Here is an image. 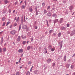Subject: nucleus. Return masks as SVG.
I'll list each match as a JSON object with an SVG mask.
<instances>
[{
	"instance_id": "nucleus-1",
	"label": "nucleus",
	"mask_w": 75,
	"mask_h": 75,
	"mask_svg": "<svg viewBox=\"0 0 75 75\" xmlns=\"http://www.w3.org/2000/svg\"><path fill=\"white\" fill-rule=\"evenodd\" d=\"M16 31L15 30H13L10 32L11 34L12 35H14V34H16Z\"/></svg>"
},
{
	"instance_id": "nucleus-2",
	"label": "nucleus",
	"mask_w": 75,
	"mask_h": 75,
	"mask_svg": "<svg viewBox=\"0 0 75 75\" xmlns=\"http://www.w3.org/2000/svg\"><path fill=\"white\" fill-rule=\"evenodd\" d=\"M62 41L60 42L59 43V45L60 46V50H61V48H62Z\"/></svg>"
},
{
	"instance_id": "nucleus-3",
	"label": "nucleus",
	"mask_w": 75,
	"mask_h": 75,
	"mask_svg": "<svg viewBox=\"0 0 75 75\" xmlns=\"http://www.w3.org/2000/svg\"><path fill=\"white\" fill-rule=\"evenodd\" d=\"M18 52H19V53H22L23 52V49H19L18 51Z\"/></svg>"
},
{
	"instance_id": "nucleus-4",
	"label": "nucleus",
	"mask_w": 75,
	"mask_h": 75,
	"mask_svg": "<svg viewBox=\"0 0 75 75\" xmlns=\"http://www.w3.org/2000/svg\"><path fill=\"white\" fill-rule=\"evenodd\" d=\"M23 17H24V16H22L21 17V22L22 24H23V22H24V21L23 20Z\"/></svg>"
},
{
	"instance_id": "nucleus-5",
	"label": "nucleus",
	"mask_w": 75,
	"mask_h": 75,
	"mask_svg": "<svg viewBox=\"0 0 75 75\" xmlns=\"http://www.w3.org/2000/svg\"><path fill=\"white\" fill-rule=\"evenodd\" d=\"M23 29L25 30V29H26L27 28V26L25 25H23L22 27Z\"/></svg>"
},
{
	"instance_id": "nucleus-6",
	"label": "nucleus",
	"mask_w": 75,
	"mask_h": 75,
	"mask_svg": "<svg viewBox=\"0 0 75 75\" xmlns=\"http://www.w3.org/2000/svg\"><path fill=\"white\" fill-rule=\"evenodd\" d=\"M51 59H48L47 60V62L48 63H50L51 62Z\"/></svg>"
},
{
	"instance_id": "nucleus-7",
	"label": "nucleus",
	"mask_w": 75,
	"mask_h": 75,
	"mask_svg": "<svg viewBox=\"0 0 75 75\" xmlns=\"http://www.w3.org/2000/svg\"><path fill=\"white\" fill-rule=\"evenodd\" d=\"M4 2L5 4H7V3H9V1H7V0H4Z\"/></svg>"
},
{
	"instance_id": "nucleus-8",
	"label": "nucleus",
	"mask_w": 75,
	"mask_h": 75,
	"mask_svg": "<svg viewBox=\"0 0 75 75\" xmlns=\"http://www.w3.org/2000/svg\"><path fill=\"white\" fill-rule=\"evenodd\" d=\"M75 33V30H74L72 31V33L71 34V36H72V35H74V34Z\"/></svg>"
},
{
	"instance_id": "nucleus-9",
	"label": "nucleus",
	"mask_w": 75,
	"mask_h": 75,
	"mask_svg": "<svg viewBox=\"0 0 75 75\" xmlns=\"http://www.w3.org/2000/svg\"><path fill=\"white\" fill-rule=\"evenodd\" d=\"M21 38L20 37V36H19L18 37V39H17V41H18V42H19V41H20V38Z\"/></svg>"
},
{
	"instance_id": "nucleus-10",
	"label": "nucleus",
	"mask_w": 75,
	"mask_h": 75,
	"mask_svg": "<svg viewBox=\"0 0 75 75\" xmlns=\"http://www.w3.org/2000/svg\"><path fill=\"white\" fill-rule=\"evenodd\" d=\"M48 48L49 50H51L52 48V46L51 45H50L48 46Z\"/></svg>"
},
{
	"instance_id": "nucleus-11",
	"label": "nucleus",
	"mask_w": 75,
	"mask_h": 75,
	"mask_svg": "<svg viewBox=\"0 0 75 75\" xmlns=\"http://www.w3.org/2000/svg\"><path fill=\"white\" fill-rule=\"evenodd\" d=\"M21 37L23 39H25V38H27V37H26V36H23V35H22L21 36Z\"/></svg>"
},
{
	"instance_id": "nucleus-12",
	"label": "nucleus",
	"mask_w": 75,
	"mask_h": 75,
	"mask_svg": "<svg viewBox=\"0 0 75 75\" xmlns=\"http://www.w3.org/2000/svg\"><path fill=\"white\" fill-rule=\"evenodd\" d=\"M29 10L30 12H33V9H32V8L30 7L29 8Z\"/></svg>"
},
{
	"instance_id": "nucleus-13",
	"label": "nucleus",
	"mask_w": 75,
	"mask_h": 75,
	"mask_svg": "<svg viewBox=\"0 0 75 75\" xmlns=\"http://www.w3.org/2000/svg\"><path fill=\"white\" fill-rule=\"evenodd\" d=\"M21 7L22 9H25V6L24 5H22Z\"/></svg>"
},
{
	"instance_id": "nucleus-14",
	"label": "nucleus",
	"mask_w": 75,
	"mask_h": 75,
	"mask_svg": "<svg viewBox=\"0 0 75 75\" xmlns=\"http://www.w3.org/2000/svg\"><path fill=\"white\" fill-rule=\"evenodd\" d=\"M47 16L49 17H50V16H51V13L50 12H49L47 13Z\"/></svg>"
},
{
	"instance_id": "nucleus-15",
	"label": "nucleus",
	"mask_w": 75,
	"mask_h": 75,
	"mask_svg": "<svg viewBox=\"0 0 75 75\" xmlns=\"http://www.w3.org/2000/svg\"><path fill=\"white\" fill-rule=\"evenodd\" d=\"M57 22H58V20L57 19H56L54 21V24H55L56 23H57Z\"/></svg>"
},
{
	"instance_id": "nucleus-16",
	"label": "nucleus",
	"mask_w": 75,
	"mask_h": 75,
	"mask_svg": "<svg viewBox=\"0 0 75 75\" xmlns=\"http://www.w3.org/2000/svg\"><path fill=\"white\" fill-rule=\"evenodd\" d=\"M35 11H36V15H38V11H37V8H35Z\"/></svg>"
},
{
	"instance_id": "nucleus-17",
	"label": "nucleus",
	"mask_w": 75,
	"mask_h": 75,
	"mask_svg": "<svg viewBox=\"0 0 75 75\" xmlns=\"http://www.w3.org/2000/svg\"><path fill=\"white\" fill-rule=\"evenodd\" d=\"M3 50L4 52H6V48L5 47L3 48Z\"/></svg>"
},
{
	"instance_id": "nucleus-18",
	"label": "nucleus",
	"mask_w": 75,
	"mask_h": 75,
	"mask_svg": "<svg viewBox=\"0 0 75 75\" xmlns=\"http://www.w3.org/2000/svg\"><path fill=\"white\" fill-rule=\"evenodd\" d=\"M69 9L70 10H72V9H73V7H72V6H71L69 7Z\"/></svg>"
},
{
	"instance_id": "nucleus-19",
	"label": "nucleus",
	"mask_w": 75,
	"mask_h": 75,
	"mask_svg": "<svg viewBox=\"0 0 75 75\" xmlns=\"http://www.w3.org/2000/svg\"><path fill=\"white\" fill-rule=\"evenodd\" d=\"M63 18H61L60 20V23H62V21H63Z\"/></svg>"
},
{
	"instance_id": "nucleus-20",
	"label": "nucleus",
	"mask_w": 75,
	"mask_h": 75,
	"mask_svg": "<svg viewBox=\"0 0 75 75\" xmlns=\"http://www.w3.org/2000/svg\"><path fill=\"white\" fill-rule=\"evenodd\" d=\"M64 61L65 62L67 61V60L66 59V56H65L64 57Z\"/></svg>"
},
{
	"instance_id": "nucleus-21",
	"label": "nucleus",
	"mask_w": 75,
	"mask_h": 75,
	"mask_svg": "<svg viewBox=\"0 0 75 75\" xmlns=\"http://www.w3.org/2000/svg\"><path fill=\"white\" fill-rule=\"evenodd\" d=\"M5 20H6V18L5 17H3L2 19V20L3 21H4Z\"/></svg>"
},
{
	"instance_id": "nucleus-22",
	"label": "nucleus",
	"mask_w": 75,
	"mask_h": 75,
	"mask_svg": "<svg viewBox=\"0 0 75 75\" xmlns=\"http://www.w3.org/2000/svg\"><path fill=\"white\" fill-rule=\"evenodd\" d=\"M52 16L54 17H57V15H56L55 14H54L52 15Z\"/></svg>"
},
{
	"instance_id": "nucleus-23",
	"label": "nucleus",
	"mask_w": 75,
	"mask_h": 75,
	"mask_svg": "<svg viewBox=\"0 0 75 75\" xmlns=\"http://www.w3.org/2000/svg\"><path fill=\"white\" fill-rule=\"evenodd\" d=\"M30 46H29L27 47V50L28 51V50H30Z\"/></svg>"
},
{
	"instance_id": "nucleus-24",
	"label": "nucleus",
	"mask_w": 75,
	"mask_h": 75,
	"mask_svg": "<svg viewBox=\"0 0 75 75\" xmlns=\"http://www.w3.org/2000/svg\"><path fill=\"white\" fill-rule=\"evenodd\" d=\"M37 72H38V71L36 70L34 71V73L35 74H37Z\"/></svg>"
},
{
	"instance_id": "nucleus-25",
	"label": "nucleus",
	"mask_w": 75,
	"mask_h": 75,
	"mask_svg": "<svg viewBox=\"0 0 75 75\" xmlns=\"http://www.w3.org/2000/svg\"><path fill=\"white\" fill-rule=\"evenodd\" d=\"M61 33H60L59 34H58V36L59 37H61Z\"/></svg>"
},
{
	"instance_id": "nucleus-26",
	"label": "nucleus",
	"mask_w": 75,
	"mask_h": 75,
	"mask_svg": "<svg viewBox=\"0 0 75 75\" xmlns=\"http://www.w3.org/2000/svg\"><path fill=\"white\" fill-rule=\"evenodd\" d=\"M30 72L29 71H28L26 73V75H30Z\"/></svg>"
},
{
	"instance_id": "nucleus-27",
	"label": "nucleus",
	"mask_w": 75,
	"mask_h": 75,
	"mask_svg": "<svg viewBox=\"0 0 75 75\" xmlns=\"http://www.w3.org/2000/svg\"><path fill=\"white\" fill-rule=\"evenodd\" d=\"M43 12L44 14H46V13H47V11L46 10L44 11Z\"/></svg>"
},
{
	"instance_id": "nucleus-28",
	"label": "nucleus",
	"mask_w": 75,
	"mask_h": 75,
	"mask_svg": "<svg viewBox=\"0 0 75 75\" xmlns=\"http://www.w3.org/2000/svg\"><path fill=\"white\" fill-rule=\"evenodd\" d=\"M31 64V62H28V65H30V64Z\"/></svg>"
},
{
	"instance_id": "nucleus-29",
	"label": "nucleus",
	"mask_w": 75,
	"mask_h": 75,
	"mask_svg": "<svg viewBox=\"0 0 75 75\" xmlns=\"http://www.w3.org/2000/svg\"><path fill=\"white\" fill-rule=\"evenodd\" d=\"M53 31V30H50L49 31V33L50 34L51 33H52Z\"/></svg>"
},
{
	"instance_id": "nucleus-30",
	"label": "nucleus",
	"mask_w": 75,
	"mask_h": 75,
	"mask_svg": "<svg viewBox=\"0 0 75 75\" xmlns=\"http://www.w3.org/2000/svg\"><path fill=\"white\" fill-rule=\"evenodd\" d=\"M16 75H20V73H19V72H17L16 73Z\"/></svg>"
},
{
	"instance_id": "nucleus-31",
	"label": "nucleus",
	"mask_w": 75,
	"mask_h": 75,
	"mask_svg": "<svg viewBox=\"0 0 75 75\" xmlns=\"http://www.w3.org/2000/svg\"><path fill=\"white\" fill-rule=\"evenodd\" d=\"M6 24V23L5 22H4L3 23V24L2 25V26H4L5 25V24Z\"/></svg>"
},
{
	"instance_id": "nucleus-32",
	"label": "nucleus",
	"mask_w": 75,
	"mask_h": 75,
	"mask_svg": "<svg viewBox=\"0 0 75 75\" xmlns=\"http://www.w3.org/2000/svg\"><path fill=\"white\" fill-rule=\"evenodd\" d=\"M19 20V17H18L16 20V22H18V21Z\"/></svg>"
},
{
	"instance_id": "nucleus-33",
	"label": "nucleus",
	"mask_w": 75,
	"mask_h": 75,
	"mask_svg": "<svg viewBox=\"0 0 75 75\" xmlns=\"http://www.w3.org/2000/svg\"><path fill=\"white\" fill-rule=\"evenodd\" d=\"M54 50H55V48H52V50H51V51H54Z\"/></svg>"
},
{
	"instance_id": "nucleus-34",
	"label": "nucleus",
	"mask_w": 75,
	"mask_h": 75,
	"mask_svg": "<svg viewBox=\"0 0 75 75\" xmlns=\"http://www.w3.org/2000/svg\"><path fill=\"white\" fill-rule=\"evenodd\" d=\"M47 25L48 27H49V25H48V21H47Z\"/></svg>"
},
{
	"instance_id": "nucleus-35",
	"label": "nucleus",
	"mask_w": 75,
	"mask_h": 75,
	"mask_svg": "<svg viewBox=\"0 0 75 75\" xmlns=\"http://www.w3.org/2000/svg\"><path fill=\"white\" fill-rule=\"evenodd\" d=\"M10 24V22H8L7 23V24H6V26H7V25H8V24Z\"/></svg>"
},
{
	"instance_id": "nucleus-36",
	"label": "nucleus",
	"mask_w": 75,
	"mask_h": 75,
	"mask_svg": "<svg viewBox=\"0 0 75 75\" xmlns=\"http://www.w3.org/2000/svg\"><path fill=\"white\" fill-rule=\"evenodd\" d=\"M71 69L74 68V66L73 65H72L71 67Z\"/></svg>"
},
{
	"instance_id": "nucleus-37",
	"label": "nucleus",
	"mask_w": 75,
	"mask_h": 75,
	"mask_svg": "<svg viewBox=\"0 0 75 75\" xmlns=\"http://www.w3.org/2000/svg\"><path fill=\"white\" fill-rule=\"evenodd\" d=\"M24 22H25V16H24Z\"/></svg>"
},
{
	"instance_id": "nucleus-38",
	"label": "nucleus",
	"mask_w": 75,
	"mask_h": 75,
	"mask_svg": "<svg viewBox=\"0 0 75 75\" xmlns=\"http://www.w3.org/2000/svg\"><path fill=\"white\" fill-rule=\"evenodd\" d=\"M47 53V50H45V54H46Z\"/></svg>"
},
{
	"instance_id": "nucleus-39",
	"label": "nucleus",
	"mask_w": 75,
	"mask_h": 75,
	"mask_svg": "<svg viewBox=\"0 0 75 75\" xmlns=\"http://www.w3.org/2000/svg\"><path fill=\"white\" fill-rule=\"evenodd\" d=\"M25 42H26L25 41H24L23 42V44H25Z\"/></svg>"
},
{
	"instance_id": "nucleus-40",
	"label": "nucleus",
	"mask_w": 75,
	"mask_h": 75,
	"mask_svg": "<svg viewBox=\"0 0 75 75\" xmlns=\"http://www.w3.org/2000/svg\"><path fill=\"white\" fill-rule=\"evenodd\" d=\"M21 58H20L19 60L18 61V62H20V61H21Z\"/></svg>"
},
{
	"instance_id": "nucleus-41",
	"label": "nucleus",
	"mask_w": 75,
	"mask_h": 75,
	"mask_svg": "<svg viewBox=\"0 0 75 75\" xmlns=\"http://www.w3.org/2000/svg\"><path fill=\"white\" fill-rule=\"evenodd\" d=\"M67 27H68L69 26V24H67Z\"/></svg>"
},
{
	"instance_id": "nucleus-42",
	"label": "nucleus",
	"mask_w": 75,
	"mask_h": 75,
	"mask_svg": "<svg viewBox=\"0 0 75 75\" xmlns=\"http://www.w3.org/2000/svg\"><path fill=\"white\" fill-rule=\"evenodd\" d=\"M21 29V25H20L19 26V31H20V30Z\"/></svg>"
},
{
	"instance_id": "nucleus-43",
	"label": "nucleus",
	"mask_w": 75,
	"mask_h": 75,
	"mask_svg": "<svg viewBox=\"0 0 75 75\" xmlns=\"http://www.w3.org/2000/svg\"><path fill=\"white\" fill-rule=\"evenodd\" d=\"M50 8V6H48V8H47V10H49Z\"/></svg>"
},
{
	"instance_id": "nucleus-44",
	"label": "nucleus",
	"mask_w": 75,
	"mask_h": 75,
	"mask_svg": "<svg viewBox=\"0 0 75 75\" xmlns=\"http://www.w3.org/2000/svg\"><path fill=\"white\" fill-rule=\"evenodd\" d=\"M2 49H1V48H0V52H1L2 51Z\"/></svg>"
},
{
	"instance_id": "nucleus-45",
	"label": "nucleus",
	"mask_w": 75,
	"mask_h": 75,
	"mask_svg": "<svg viewBox=\"0 0 75 75\" xmlns=\"http://www.w3.org/2000/svg\"><path fill=\"white\" fill-rule=\"evenodd\" d=\"M42 5L43 6H45V4L44 3H43L42 4Z\"/></svg>"
},
{
	"instance_id": "nucleus-46",
	"label": "nucleus",
	"mask_w": 75,
	"mask_h": 75,
	"mask_svg": "<svg viewBox=\"0 0 75 75\" xmlns=\"http://www.w3.org/2000/svg\"><path fill=\"white\" fill-rule=\"evenodd\" d=\"M9 13H11V10L9 9Z\"/></svg>"
},
{
	"instance_id": "nucleus-47",
	"label": "nucleus",
	"mask_w": 75,
	"mask_h": 75,
	"mask_svg": "<svg viewBox=\"0 0 75 75\" xmlns=\"http://www.w3.org/2000/svg\"><path fill=\"white\" fill-rule=\"evenodd\" d=\"M38 27H37V26H35V29H37V28H38Z\"/></svg>"
},
{
	"instance_id": "nucleus-48",
	"label": "nucleus",
	"mask_w": 75,
	"mask_h": 75,
	"mask_svg": "<svg viewBox=\"0 0 75 75\" xmlns=\"http://www.w3.org/2000/svg\"><path fill=\"white\" fill-rule=\"evenodd\" d=\"M24 3L25 4V6H27V4H26V2H25H25H24Z\"/></svg>"
},
{
	"instance_id": "nucleus-49",
	"label": "nucleus",
	"mask_w": 75,
	"mask_h": 75,
	"mask_svg": "<svg viewBox=\"0 0 75 75\" xmlns=\"http://www.w3.org/2000/svg\"><path fill=\"white\" fill-rule=\"evenodd\" d=\"M15 12V10H14L13 11V13H14Z\"/></svg>"
},
{
	"instance_id": "nucleus-50",
	"label": "nucleus",
	"mask_w": 75,
	"mask_h": 75,
	"mask_svg": "<svg viewBox=\"0 0 75 75\" xmlns=\"http://www.w3.org/2000/svg\"><path fill=\"white\" fill-rule=\"evenodd\" d=\"M23 55V54H22L21 55V57H22Z\"/></svg>"
},
{
	"instance_id": "nucleus-51",
	"label": "nucleus",
	"mask_w": 75,
	"mask_h": 75,
	"mask_svg": "<svg viewBox=\"0 0 75 75\" xmlns=\"http://www.w3.org/2000/svg\"><path fill=\"white\" fill-rule=\"evenodd\" d=\"M55 63H54L53 65V67H54V66H55Z\"/></svg>"
},
{
	"instance_id": "nucleus-52",
	"label": "nucleus",
	"mask_w": 75,
	"mask_h": 75,
	"mask_svg": "<svg viewBox=\"0 0 75 75\" xmlns=\"http://www.w3.org/2000/svg\"><path fill=\"white\" fill-rule=\"evenodd\" d=\"M16 18H16V17H15V19H14V20H17Z\"/></svg>"
},
{
	"instance_id": "nucleus-53",
	"label": "nucleus",
	"mask_w": 75,
	"mask_h": 75,
	"mask_svg": "<svg viewBox=\"0 0 75 75\" xmlns=\"http://www.w3.org/2000/svg\"><path fill=\"white\" fill-rule=\"evenodd\" d=\"M14 26H16V25H17V24L16 23H15L14 24Z\"/></svg>"
},
{
	"instance_id": "nucleus-54",
	"label": "nucleus",
	"mask_w": 75,
	"mask_h": 75,
	"mask_svg": "<svg viewBox=\"0 0 75 75\" xmlns=\"http://www.w3.org/2000/svg\"><path fill=\"white\" fill-rule=\"evenodd\" d=\"M55 10V8H53L52 9V10Z\"/></svg>"
},
{
	"instance_id": "nucleus-55",
	"label": "nucleus",
	"mask_w": 75,
	"mask_h": 75,
	"mask_svg": "<svg viewBox=\"0 0 75 75\" xmlns=\"http://www.w3.org/2000/svg\"><path fill=\"white\" fill-rule=\"evenodd\" d=\"M44 49H45V50H47V48L45 47L44 48Z\"/></svg>"
},
{
	"instance_id": "nucleus-56",
	"label": "nucleus",
	"mask_w": 75,
	"mask_h": 75,
	"mask_svg": "<svg viewBox=\"0 0 75 75\" xmlns=\"http://www.w3.org/2000/svg\"><path fill=\"white\" fill-rule=\"evenodd\" d=\"M53 0V1H57L58 0Z\"/></svg>"
},
{
	"instance_id": "nucleus-57",
	"label": "nucleus",
	"mask_w": 75,
	"mask_h": 75,
	"mask_svg": "<svg viewBox=\"0 0 75 75\" xmlns=\"http://www.w3.org/2000/svg\"><path fill=\"white\" fill-rule=\"evenodd\" d=\"M1 33H3V31L0 32V35L1 34Z\"/></svg>"
},
{
	"instance_id": "nucleus-58",
	"label": "nucleus",
	"mask_w": 75,
	"mask_h": 75,
	"mask_svg": "<svg viewBox=\"0 0 75 75\" xmlns=\"http://www.w3.org/2000/svg\"><path fill=\"white\" fill-rule=\"evenodd\" d=\"M16 64L17 65V64H18V62H16Z\"/></svg>"
},
{
	"instance_id": "nucleus-59",
	"label": "nucleus",
	"mask_w": 75,
	"mask_h": 75,
	"mask_svg": "<svg viewBox=\"0 0 75 75\" xmlns=\"http://www.w3.org/2000/svg\"><path fill=\"white\" fill-rule=\"evenodd\" d=\"M20 69H21V68H22V67H20Z\"/></svg>"
},
{
	"instance_id": "nucleus-60",
	"label": "nucleus",
	"mask_w": 75,
	"mask_h": 75,
	"mask_svg": "<svg viewBox=\"0 0 75 75\" xmlns=\"http://www.w3.org/2000/svg\"><path fill=\"white\" fill-rule=\"evenodd\" d=\"M11 27H12V25H11L10 26V28H11Z\"/></svg>"
},
{
	"instance_id": "nucleus-61",
	"label": "nucleus",
	"mask_w": 75,
	"mask_h": 75,
	"mask_svg": "<svg viewBox=\"0 0 75 75\" xmlns=\"http://www.w3.org/2000/svg\"><path fill=\"white\" fill-rule=\"evenodd\" d=\"M23 3V1H21V3Z\"/></svg>"
},
{
	"instance_id": "nucleus-62",
	"label": "nucleus",
	"mask_w": 75,
	"mask_h": 75,
	"mask_svg": "<svg viewBox=\"0 0 75 75\" xmlns=\"http://www.w3.org/2000/svg\"><path fill=\"white\" fill-rule=\"evenodd\" d=\"M32 69H31V68L30 69V72H31V70H32Z\"/></svg>"
},
{
	"instance_id": "nucleus-63",
	"label": "nucleus",
	"mask_w": 75,
	"mask_h": 75,
	"mask_svg": "<svg viewBox=\"0 0 75 75\" xmlns=\"http://www.w3.org/2000/svg\"><path fill=\"white\" fill-rule=\"evenodd\" d=\"M53 35H56V34H55V33H53Z\"/></svg>"
},
{
	"instance_id": "nucleus-64",
	"label": "nucleus",
	"mask_w": 75,
	"mask_h": 75,
	"mask_svg": "<svg viewBox=\"0 0 75 75\" xmlns=\"http://www.w3.org/2000/svg\"><path fill=\"white\" fill-rule=\"evenodd\" d=\"M27 43L28 44V41H27Z\"/></svg>"
}]
</instances>
